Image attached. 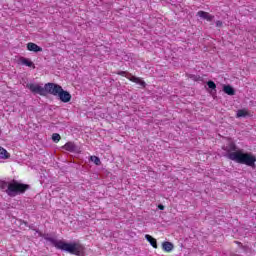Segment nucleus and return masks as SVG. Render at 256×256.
I'll list each match as a JSON object with an SVG mask.
<instances>
[{
    "label": "nucleus",
    "mask_w": 256,
    "mask_h": 256,
    "mask_svg": "<svg viewBox=\"0 0 256 256\" xmlns=\"http://www.w3.org/2000/svg\"><path fill=\"white\" fill-rule=\"evenodd\" d=\"M222 149L225 151L224 157H227L230 161H235V163L247 165L248 167H255V156L252 153L243 152V150L237 148L234 142H229Z\"/></svg>",
    "instance_id": "1"
},
{
    "label": "nucleus",
    "mask_w": 256,
    "mask_h": 256,
    "mask_svg": "<svg viewBox=\"0 0 256 256\" xmlns=\"http://www.w3.org/2000/svg\"><path fill=\"white\" fill-rule=\"evenodd\" d=\"M42 237L45 239V241L51 243L53 247H56V249L66 251L71 255L82 256L85 251V247H83V245H81L79 242L67 243L62 240H57L55 237H52L51 234H43Z\"/></svg>",
    "instance_id": "2"
},
{
    "label": "nucleus",
    "mask_w": 256,
    "mask_h": 256,
    "mask_svg": "<svg viewBox=\"0 0 256 256\" xmlns=\"http://www.w3.org/2000/svg\"><path fill=\"white\" fill-rule=\"evenodd\" d=\"M0 188L5 189V192L9 197H17V195H23L25 191L29 190L30 186L13 180L12 182L2 181L0 183Z\"/></svg>",
    "instance_id": "3"
},
{
    "label": "nucleus",
    "mask_w": 256,
    "mask_h": 256,
    "mask_svg": "<svg viewBox=\"0 0 256 256\" xmlns=\"http://www.w3.org/2000/svg\"><path fill=\"white\" fill-rule=\"evenodd\" d=\"M63 87H61V85L59 84H55V83H46L45 84V95L49 94V95H54V97H58L60 91H62Z\"/></svg>",
    "instance_id": "4"
},
{
    "label": "nucleus",
    "mask_w": 256,
    "mask_h": 256,
    "mask_svg": "<svg viewBox=\"0 0 256 256\" xmlns=\"http://www.w3.org/2000/svg\"><path fill=\"white\" fill-rule=\"evenodd\" d=\"M26 87L31 91V93L45 97V85L43 87L39 84L30 83V84H27Z\"/></svg>",
    "instance_id": "5"
},
{
    "label": "nucleus",
    "mask_w": 256,
    "mask_h": 256,
    "mask_svg": "<svg viewBox=\"0 0 256 256\" xmlns=\"http://www.w3.org/2000/svg\"><path fill=\"white\" fill-rule=\"evenodd\" d=\"M118 75H121V77H127L132 83H136L137 85H141V87H145V81L141 80V78H137L131 74H129L126 71H119Z\"/></svg>",
    "instance_id": "6"
},
{
    "label": "nucleus",
    "mask_w": 256,
    "mask_h": 256,
    "mask_svg": "<svg viewBox=\"0 0 256 256\" xmlns=\"http://www.w3.org/2000/svg\"><path fill=\"white\" fill-rule=\"evenodd\" d=\"M58 97L60 99V101H62V103H69V101H71V94L65 90H60Z\"/></svg>",
    "instance_id": "7"
},
{
    "label": "nucleus",
    "mask_w": 256,
    "mask_h": 256,
    "mask_svg": "<svg viewBox=\"0 0 256 256\" xmlns=\"http://www.w3.org/2000/svg\"><path fill=\"white\" fill-rule=\"evenodd\" d=\"M197 17H200L201 19H205L206 21H213L215 19V16L203 10H200L197 12Z\"/></svg>",
    "instance_id": "8"
},
{
    "label": "nucleus",
    "mask_w": 256,
    "mask_h": 256,
    "mask_svg": "<svg viewBox=\"0 0 256 256\" xmlns=\"http://www.w3.org/2000/svg\"><path fill=\"white\" fill-rule=\"evenodd\" d=\"M27 49H28V51H32L33 53H41V51H43L42 47H40L39 45H37L33 42H29L27 44Z\"/></svg>",
    "instance_id": "9"
},
{
    "label": "nucleus",
    "mask_w": 256,
    "mask_h": 256,
    "mask_svg": "<svg viewBox=\"0 0 256 256\" xmlns=\"http://www.w3.org/2000/svg\"><path fill=\"white\" fill-rule=\"evenodd\" d=\"M62 148L70 153H76L77 151V145H75V142H67Z\"/></svg>",
    "instance_id": "10"
},
{
    "label": "nucleus",
    "mask_w": 256,
    "mask_h": 256,
    "mask_svg": "<svg viewBox=\"0 0 256 256\" xmlns=\"http://www.w3.org/2000/svg\"><path fill=\"white\" fill-rule=\"evenodd\" d=\"M20 63L21 65H25L26 67H32L33 69H35V64L29 58L21 57Z\"/></svg>",
    "instance_id": "11"
},
{
    "label": "nucleus",
    "mask_w": 256,
    "mask_h": 256,
    "mask_svg": "<svg viewBox=\"0 0 256 256\" xmlns=\"http://www.w3.org/2000/svg\"><path fill=\"white\" fill-rule=\"evenodd\" d=\"M173 248H174V246H173V243H171V242H163L162 243V249L164 251H166V253H171V251H173Z\"/></svg>",
    "instance_id": "12"
},
{
    "label": "nucleus",
    "mask_w": 256,
    "mask_h": 256,
    "mask_svg": "<svg viewBox=\"0 0 256 256\" xmlns=\"http://www.w3.org/2000/svg\"><path fill=\"white\" fill-rule=\"evenodd\" d=\"M223 91L224 93H226V95H230V96L235 95V89H233L231 85H224Z\"/></svg>",
    "instance_id": "13"
},
{
    "label": "nucleus",
    "mask_w": 256,
    "mask_h": 256,
    "mask_svg": "<svg viewBox=\"0 0 256 256\" xmlns=\"http://www.w3.org/2000/svg\"><path fill=\"white\" fill-rule=\"evenodd\" d=\"M145 239L150 242V245L157 249V239L153 238L151 235L146 234Z\"/></svg>",
    "instance_id": "14"
},
{
    "label": "nucleus",
    "mask_w": 256,
    "mask_h": 256,
    "mask_svg": "<svg viewBox=\"0 0 256 256\" xmlns=\"http://www.w3.org/2000/svg\"><path fill=\"white\" fill-rule=\"evenodd\" d=\"M236 117H249V111H247L246 109H240L237 111Z\"/></svg>",
    "instance_id": "15"
},
{
    "label": "nucleus",
    "mask_w": 256,
    "mask_h": 256,
    "mask_svg": "<svg viewBox=\"0 0 256 256\" xmlns=\"http://www.w3.org/2000/svg\"><path fill=\"white\" fill-rule=\"evenodd\" d=\"M0 159H9V154L3 147H0Z\"/></svg>",
    "instance_id": "16"
},
{
    "label": "nucleus",
    "mask_w": 256,
    "mask_h": 256,
    "mask_svg": "<svg viewBox=\"0 0 256 256\" xmlns=\"http://www.w3.org/2000/svg\"><path fill=\"white\" fill-rule=\"evenodd\" d=\"M90 161H92V163H94L95 165H101V159H99V157L97 156H91Z\"/></svg>",
    "instance_id": "17"
},
{
    "label": "nucleus",
    "mask_w": 256,
    "mask_h": 256,
    "mask_svg": "<svg viewBox=\"0 0 256 256\" xmlns=\"http://www.w3.org/2000/svg\"><path fill=\"white\" fill-rule=\"evenodd\" d=\"M52 140L54 141V143H59V141H61V135H59L58 133H54L52 135Z\"/></svg>",
    "instance_id": "18"
},
{
    "label": "nucleus",
    "mask_w": 256,
    "mask_h": 256,
    "mask_svg": "<svg viewBox=\"0 0 256 256\" xmlns=\"http://www.w3.org/2000/svg\"><path fill=\"white\" fill-rule=\"evenodd\" d=\"M207 85H208L209 89H212L214 91H215V89H217V85L215 84V82H213L211 80L207 82Z\"/></svg>",
    "instance_id": "19"
},
{
    "label": "nucleus",
    "mask_w": 256,
    "mask_h": 256,
    "mask_svg": "<svg viewBox=\"0 0 256 256\" xmlns=\"http://www.w3.org/2000/svg\"><path fill=\"white\" fill-rule=\"evenodd\" d=\"M216 27H223V22L220 20L216 21Z\"/></svg>",
    "instance_id": "20"
},
{
    "label": "nucleus",
    "mask_w": 256,
    "mask_h": 256,
    "mask_svg": "<svg viewBox=\"0 0 256 256\" xmlns=\"http://www.w3.org/2000/svg\"><path fill=\"white\" fill-rule=\"evenodd\" d=\"M158 209H160V211H165V206H163V204H159Z\"/></svg>",
    "instance_id": "21"
}]
</instances>
